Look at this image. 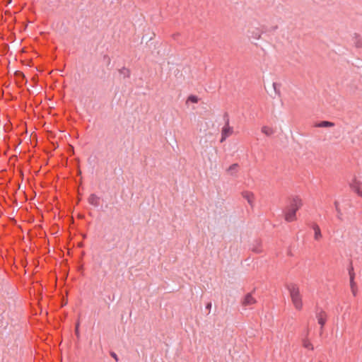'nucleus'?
<instances>
[{"mask_svg":"<svg viewBox=\"0 0 362 362\" xmlns=\"http://www.w3.org/2000/svg\"><path fill=\"white\" fill-rule=\"evenodd\" d=\"M211 307V304H209L207 308H210Z\"/></svg>","mask_w":362,"mask_h":362,"instance_id":"nucleus-20","label":"nucleus"},{"mask_svg":"<svg viewBox=\"0 0 362 362\" xmlns=\"http://www.w3.org/2000/svg\"><path fill=\"white\" fill-rule=\"evenodd\" d=\"M238 167L237 164H233L231 166H230L229 170H234Z\"/></svg>","mask_w":362,"mask_h":362,"instance_id":"nucleus-16","label":"nucleus"},{"mask_svg":"<svg viewBox=\"0 0 362 362\" xmlns=\"http://www.w3.org/2000/svg\"><path fill=\"white\" fill-rule=\"evenodd\" d=\"M317 126L319 127H331L334 126V123L327 121H323L318 124Z\"/></svg>","mask_w":362,"mask_h":362,"instance_id":"nucleus-13","label":"nucleus"},{"mask_svg":"<svg viewBox=\"0 0 362 362\" xmlns=\"http://www.w3.org/2000/svg\"><path fill=\"white\" fill-rule=\"evenodd\" d=\"M316 318L317 320V322L320 325L321 328L324 327L325 322L327 321V314L325 311L320 310L316 314Z\"/></svg>","mask_w":362,"mask_h":362,"instance_id":"nucleus-6","label":"nucleus"},{"mask_svg":"<svg viewBox=\"0 0 362 362\" xmlns=\"http://www.w3.org/2000/svg\"><path fill=\"white\" fill-rule=\"evenodd\" d=\"M351 188L355 193L362 197V184L359 180L354 179L351 183Z\"/></svg>","mask_w":362,"mask_h":362,"instance_id":"nucleus-4","label":"nucleus"},{"mask_svg":"<svg viewBox=\"0 0 362 362\" xmlns=\"http://www.w3.org/2000/svg\"><path fill=\"white\" fill-rule=\"evenodd\" d=\"M313 229L314 230V239L317 241H320L322 238L320 226L317 224H314Z\"/></svg>","mask_w":362,"mask_h":362,"instance_id":"nucleus-9","label":"nucleus"},{"mask_svg":"<svg viewBox=\"0 0 362 362\" xmlns=\"http://www.w3.org/2000/svg\"><path fill=\"white\" fill-rule=\"evenodd\" d=\"M18 74H19V75H21V76H23V73H21V72H20V73H18Z\"/></svg>","mask_w":362,"mask_h":362,"instance_id":"nucleus-19","label":"nucleus"},{"mask_svg":"<svg viewBox=\"0 0 362 362\" xmlns=\"http://www.w3.org/2000/svg\"><path fill=\"white\" fill-rule=\"evenodd\" d=\"M188 100L189 101H191L194 103H197L198 102V98L197 96L195 95H190L189 98H188Z\"/></svg>","mask_w":362,"mask_h":362,"instance_id":"nucleus-15","label":"nucleus"},{"mask_svg":"<svg viewBox=\"0 0 362 362\" xmlns=\"http://www.w3.org/2000/svg\"><path fill=\"white\" fill-rule=\"evenodd\" d=\"M233 132V127H230L228 122H227L222 128L221 142H223L227 137L232 135Z\"/></svg>","mask_w":362,"mask_h":362,"instance_id":"nucleus-3","label":"nucleus"},{"mask_svg":"<svg viewBox=\"0 0 362 362\" xmlns=\"http://www.w3.org/2000/svg\"><path fill=\"white\" fill-rule=\"evenodd\" d=\"M272 86H273L274 90L276 91V88H277L278 84L276 83H272Z\"/></svg>","mask_w":362,"mask_h":362,"instance_id":"nucleus-17","label":"nucleus"},{"mask_svg":"<svg viewBox=\"0 0 362 362\" xmlns=\"http://www.w3.org/2000/svg\"><path fill=\"white\" fill-rule=\"evenodd\" d=\"M261 132L268 136L272 135L274 133V129L272 127L267 126L262 127L261 129Z\"/></svg>","mask_w":362,"mask_h":362,"instance_id":"nucleus-12","label":"nucleus"},{"mask_svg":"<svg viewBox=\"0 0 362 362\" xmlns=\"http://www.w3.org/2000/svg\"><path fill=\"white\" fill-rule=\"evenodd\" d=\"M88 202L94 206H98L99 204V197L95 194H92L88 197Z\"/></svg>","mask_w":362,"mask_h":362,"instance_id":"nucleus-10","label":"nucleus"},{"mask_svg":"<svg viewBox=\"0 0 362 362\" xmlns=\"http://www.w3.org/2000/svg\"><path fill=\"white\" fill-rule=\"evenodd\" d=\"M288 290L290 297L295 309L297 310H301L303 308V301L299 288L296 285H291L288 287Z\"/></svg>","mask_w":362,"mask_h":362,"instance_id":"nucleus-2","label":"nucleus"},{"mask_svg":"<svg viewBox=\"0 0 362 362\" xmlns=\"http://www.w3.org/2000/svg\"><path fill=\"white\" fill-rule=\"evenodd\" d=\"M75 331H76V334L77 335H78V324H77V325H76V330H75Z\"/></svg>","mask_w":362,"mask_h":362,"instance_id":"nucleus-18","label":"nucleus"},{"mask_svg":"<svg viewBox=\"0 0 362 362\" xmlns=\"http://www.w3.org/2000/svg\"><path fill=\"white\" fill-rule=\"evenodd\" d=\"M303 206V201L299 197H294L291 199L289 205L285 211V220L288 222L294 221L296 219V211Z\"/></svg>","mask_w":362,"mask_h":362,"instance_id":"nucleus-1","label":"nucleus"},{"mask_svg":"<svg viewBox=\"0 0 362 362\" xmlns=\"http://www.w3.org/2000/svg\"><path fill=\"white\" fill-rule=\"evenodd\" d=\"M243 197L244 199H245L247 202L249 203V204L250 206H253V204H254V201H255V196H254V194L250 192H243Z\"/></svg>","mask_w":362,"mask_h":362,"instance_id":"nucleus-8","label":"nucleus"},{"mask_svg":"<svg viewBox=\"0 0 362 362\" xmlns=\"http://www.w3.org/2000/svg\"><path fill=\"white\" fill-rule=\"evenodd\" d=\"M350 286H351V288L352 293L355 296L356 293V284H355V282L354 281V276H352L350 278Z\"/></svg>","mask_w":362,"mask_h":362,"instance_id":"nucleus-14","label":"nucleus"},{"mask_svg":"<svg viewBox=\"0 0 362 362\" xmlns=\"http://www.w3.org/2000/svg\"><path fill=\"white\" fill-rule=\"evenodd\" d=\"M354 44L357 48H362V37L356 34L354 36Z\"/></svg>","mask_w":362,"mask_h":362,"instance_id":"nucleus-11","label":"nucleus"},{"mask_svg":"<svg viewBox=\"0 0 362 362\" xmlns=\"http://www.w3.org/2000/svg\"><path fill=\"white\" fill-rule=\"evenodd\" d=\"M308 332L307 333L306 336L302 339V346L308 350L313 351L314 349V346L309 339L308 337Z\"/></svg>","mask_w":362,"mask_h":362,"instance_id":"nucleus-7","label":"nucleus"},{"mask_svg":"<svg viewBox=\"0 0 362 362\" xmlns=\"http://www.w3.org/2000/svg\"><path fill=\"white\" fill-rule=\"evenodd\" d=\"M256 303V300L250 293H247L242 300V305L243 306H251Z\"/></svg>","mask_w":362,"mask_h":362,"instance_id":"nucleus-5","label":"nucleus"}]
</instances>
